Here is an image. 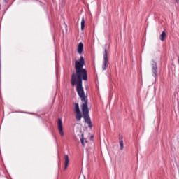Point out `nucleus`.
Wrapping results in <instances>:
<instances>
[{"label": "nucleus", "mask_w": 179, "mask_h": 179, "mask_svg": "<svg viewBox=\"0 0 179 179\" xmlns=\"http://www.w3.org/2000/svg\"><path fill=\"white\" fill-rule=\"evenodd\" d=\"M83 65H85V59L83 56H80V60H76L75 62V73H72L71 76V85L75 86L76 85V92L79 93H85L83 90V86L82 85L83 80H87V71L83 69Z\"/></svg>", "instance_id": "obj_1"}, {"label": "nucleus", "mask_w": 179, "mask_h": 179, "mask_svg": "<svg viewBox=\"0 0 179 179\" xmlns=\"http://www.w3.org/2000/svg\"><path fill=\"white\" fill-rule=\"evenodd\" d=\"M78 94L83 103L81 105V109L84 116L85 122L86 124H88V122H92V120L90 119V116L89 115V108H87V98H86L85 92L78 93Z\"/></svg>", "instance_id": "obj_2"}, {"label": "nucleus", "mask_w": 179, "mask_h": 179, "mask_svg": "<svg viewBox=\"0 0 179 179\" xmlns=\"http://www.w3.org/2000/svg\"><path fill=\"white\" fill-rule=\"evenodd\" d=\"M108 67V57L107 53V48H104L103 61L102 65V71H106Z\"/></svg>", "instance_id": "obj_3"}, {"label": "nucleus", "mask_w": 179, "mask_h": 179, "mask_svg": "<svg viewBox=\"0 0 179 179\" xmlns=\"http://www.w3.org/2000/svg\"><path fill=\"white\" fill-rule=\"evenodd\" d=\"M57 129L59 131V135L64 136V127L62 126V119L59 118L57 120Z\"/></svg>", "instance_id": "obj_4"}, {"label": "nucleus", "mask_w": 179, "mask_h": 179, "mask_svg": "<svg viewBox=\"0 0 179 179\" xmlns=\"http://www.w3.org/2000/svg\"><path fill=\"white\" fill-rule=\"evenodd\" d=\"M152 76L156 78L157 76V63L152 60Z\"/></svg>", "instance_id": "obj_5"}, {"label": "nucleus", "mask_w": 179, "mask_h": 179, "mask_svg": "<svg viewBox=\"0 0 179 179\" xmlns=\"http://www.w3.org/2000/svg\"><path fill=\"white\" fill-rule=\"evenodd\" d=\"M69 164V157L68 155H64V170L68 169V165Z\"/></svg>", "instance_id": "obj_6"}, {"label": "nucleus", "mask_w": 179, "mask_h": 179, "mask_svg": "<svg viewBox=\"0 0 179 179\" xmlns=\"http://www.w3.org/2000/svg\"><path fill=\"white\" fill-rule=\"evenodd\" d=\"M78 54H82V52H83V43L82 42H80L78 44Z\"/></svg>", "instance_id": "obj_7"}, {"label": "nucleus", "mask_w": 179, "mask_h": 179, "mask_svg": "<svg viewBox=\"0 0 179 179\" xmlns=\"http://www.w3.org/2000/svg\"><path fill=\"white\" fill-rule=\"evenodd\" d=\"M76 120H77V121H80V120H82V113L81 112L76 113Z\"/></svg>", "instance_id": "obj_8"}, {"label": "nucleus", "mask_w": 179, "mask_h": 179, "mask_svg": "<svg viewBox=\"0 0 179 179\" xmlns=\"http://www.w3.org/2000/svg\"><path fill=\"white\" fill-rule=\"evenodd\" d=\"M74 113H80V109L79 108V103H75Z\"/></svg>", "instance_id": "obj_9"}, {"label": "nucleus", "mask_w": 179, "mask_h": 179, "mask_svg": "<svg viewBox=\"0 0 179 179\" xmlns=\"http://www.w3.org/2000/svg\"><path fill=\"white\" fill-rule=\"evenodd\" d=\"M164 38H166V31H163L159 36V39L161 41H164Z\"/></svg>", "instance_id": "obj_10"}, {"label": "nucleus", "mask_w": 179, "mask_h": 179, "mask_svg": "<svg viewBox=\"0 0 179 179\" xmlns=\"http://www.w3.org/2000/svg\"><path fill=\"white\" fill-rule=\"evenodd\" d=\"M81 30H85V17H83L81 20Z\"/></svg>", "instance_id": "obj_11"}, {"label": "nucleus", "mask_w": 179, "mask_h": 179, "mask_svg": "<svg viewBox=\"0 0 179 179\" xmlns=\"http://www.w3.org/2000/svg\"><path fill=\"white\" fill-rule=\"evenodd\" d=\"M120 150H122V149H124V141L123 140H120Z\"/></svg>", "instance_id": "obj_12"}, {"label": "nucleus", "mask_w": 179, "mask_h": 179, "mask_svg": "<svg viewBox=\"0 0 179 179\" xmlns=\"http://www.w3.org/2000/svg\"><path fill=\"white\" fill-rule=\"evenodd\" d=\"M81 136H82V138L80 139L81 143H82L83 146H85V138H83V134H81Z\"/></svg>", "instance_id": "obj_13"}, {"label": "nucleus", "mask_w": 179, "mask_h": 179, "mask_svg": "<svg viewBox=\"0 0 179 179\" xmlns=\"http://www.w3.org/2000/svg\"><path fill=\"white\" fill-rule=\"evenodd\" d=\"M87 124H88V127H89V128H93V124H92V122H89L88 123H87Z\"/></svg>", "instance_id": "obj_14"}, {"label": "nucleus", "mask_w": 179, "mask_h": 179, "mask_svg": "<svg viewBox=\"0 0 179 179\" xmlns=\"http://www.w3.org/2000/svg\"><path fill=\"white\" fill-rule=\"evenodd\" d=\"M119 140H120V142L122 141V135L121 134L119 135Z\"/></svg>", "instance_id": "obj_15"}, {"label": "nucleus", "mask_w": 179, "mask_h": 179, "mask_svg": "<svg viewBox=\"0 0 179 179\" xmlns=\"http://www.w3.org/2000/svg\"><path fill=\"white\" fill-rule=\"evenodd\" d=\"M9 0H4V2L7 3Z\"/></svg>", "instance_id": "obj_16"}, {"label": "nucleus", "mask_w": 179, "mask_h": 179, "mask_svg": "<svg viewBox=\"0 0 179 179\" xmlns=\"http://www.w3.org/2000/svg\"><path fill=\"white\" fill-rule=\"evenodd\" d=\"M58 158L59 159V155H58Z\"/></svg>", "instance_id": "obj_17"}, {"label": "nucleus", "mask_w": 179, "mask_h": 179, "mask_svg": "<svg viewBox=\"0 0 179 179\" xmlns=\"http://www.w3.org/2000/svg\"><path fill=\"white\" fill-rule=\"evenodd\" d=\"M91 138H93V136H92Z\"/></svg>", "instance_id": "obj_18"}]
</instances>
